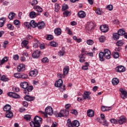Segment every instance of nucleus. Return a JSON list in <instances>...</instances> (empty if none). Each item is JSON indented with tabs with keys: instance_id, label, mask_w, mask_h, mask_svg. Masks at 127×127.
I'll return each mask as SVG.
<instances>
[{
	"instance_id": "f257e3e1",
	"label": "nucleus",
	"mask_w": 127,
	"mask_h": 127,
	"mask_svg": "<svg viewBox=\"0 0 127 127\" xmlns=\"http://www.w3.org/2000/svg\"><path fill=\"white\" fill-rule=\"evenodd\" d=\"M21 88L24 89V93L25 95H28L29 92H31L33 90V86H29L27 82H21L20 84Z\"/></svg>"
},
{
	"instance_id": "f03ea898",
	"label": "nucleus",
	"mask_w": 127,
	"mask_h": 127,
	"mask_svg": "<svg viewBox=\"0 0 127 127\" xmlns=\"http://www.w3.org/2000/svg\"><path fill=\"white\" fill-rule=\"evenodd\" d=\"M42 121V118L36 116L34 118V121H31L30 123V125L32 127H40V123Z\"/></svg>"
},
{
	"instance_id": "7ed1b4c3",
	"label": "nucleus",
	"mask_w": 127,
	"mask_h": 127,
	"mask_svg": "<svg viewBox=\"0 0 127 127\" xmlns=\"http://www.w3.org/2000/svg\"><path fill=\"white\" fill-rule=\"evenodd\" d=\"M66 126L68 127H78L80 126V122L77 120H74L71 122V119H68L66 121Z\"/></svg>"
},
{
	"instance_id": "20e7f679",
	"label": "nucleus",
	"mask_w": 127,
	"mask_h": 127,
	"mask_svg": "<svg viewBox=\"0 0 127 127\" xmlns=\"http://www.w3.org/2000/svg\"><path fill=\"white\" fill-rule=\"evenodd\" d=\"M69 115V112L67 111L66 110L64 109L63 110H61L59 113L56 114V117L57 118H66L67 116Z\"/></svg>"
},
{
	"instance_id": "39448f33",
	"label": "nucleus",
	"mask_w": 127,
	"mask_h": 127,
	"mask_svg": "<svg viewBox=\"0 0 127 127\" xmlns=\"http://www.w3.org/2000/svg\"><path fill=\"white\" fill-rule=\"evenodd\" d=\"M7 96H8V97H10V98H13V99H19V98L20 97V96H19V95L12 92H8L7 93Z\"/></svg>"
},
{
	"instance_id": "423d86ee",
	"label": "nucleus",
	"mask_w": 127,
	"mask_h": 127,
	"mask_svg": "<svg viewBox=\"0 0 127 127\" xmlns=\"http://www.w3.org/2000/svg\"><path fill=\"white\" fill-rule=\"evenodd\" d=\"M103 54L106 59L109 60L111 59V51L108 49H105L104 51Z\"/></svg>"
},
{
	"instance_id": "0eeeda50",
	"label": "nucleus",
	"mask_w": 127,
	"mask_h": 127,
	"mask_svg": "<svg viewBox=\"0 0 127 127\" xmlns=\"http://www.w3.org/2000/svg\"><path fill=\"white\" fill-rule=\"evenodd\" d=\"M45 111L47 115L52 116L53 115V109L50 106L46 108Z\"/></svg>"
},
{
	"instance_id": "6e6552de",
	"label": "nucleus",
	"mask_w": 127,
	"mask_h": 127,
	"mask_svg": "<svg viewBox=\"0 0 127 127\" xmlns=\"http://www.w3.org/2000/svg\"><path fill=\"white\" fill-rule=\"evenodd\" d=\"M91 92L90 91H85L82 95L83 100H91Z\"/></svg>"
},
{
	"instance_id": "1a4fd4ad",
	"label": "nucleus",
	"mask_w": 127,
	"mask_h": 127,
	"mask_svg": "<svg viewBox=\"0 0 127 127\" xmlns=\"http://www.w3.org/2000/svg\"><path fill=\"white\" fill-rule=\"evenodd\" d=\"M120 92H121V96L122 99H126L127 97V91L124 88H120Z\"/></svg>"
},
{
	"instance_id": "9d476101",
	"label": "nucleus",
	"mask_w": 127,
	"mask_h": 127,
	"mask_svg": "<svg viewBox=\"0 0 127 127\" xmlns=\"http://www.w3.org/2000/svg\"><path fill=\"white\" fill-rule=\"evenodd\" d=\"M115 71L118 73H122L126 71V67L123 65H119L115 68Z\"/></svg>"
},
{
	"instance_id": "9b49d317",
	"label": "nucleus",
	"mask_w": 127,
	"mask_h": 127,
	"mask_svg": "<svg viewBox=\"0 0 127 127\" xmlns=\"http://www.w3.org/2000/svg\"><path fill=\"white\" fill-rule=\"evenodd\" d=\"M127 119L124 116L120 117L119 120H118V124L119 125H124L126 123Z\"/></svg>"
},
{
	"instance_id": "f8f14e48",
	"label": "nucleus",
	"mask_w": 127,
	"mask_h": 127,
	"mask_svg": "<svg viewBox=\"0 0 127 127\" xmlns=\"http://www.w3.org/2000/svg\"><path fill=\"white\" fill-rule=\"evenodd\" d=\"M17 70L18 72H23V71H24V70H25V65L23 64H19V65L17 66Z\"/></svg>"
},
{
	"instance_id": "ddd939ff",
	"label": "nucleus",
	"mask_w": 127,
	"mask_h": 127,
	"mask_svg": "<svg viewBox=\"0 0 127 127\" xmlns=\"http://www.w3.org/2000/svg\"><path fill=\"white\" fill-rule=\"evenodd\" d=\"M39 56H40V51L39 50L35 51L32 54V57L35 59L38 58Z\"/></svg>"
},
{
	"instance_id": "4468645a",
	"label": "nucleus",
	"mask_w": 127,
	"mask_h": 127,
	"mask_svg": "<svg viewBox=\"0 0 127 127\" xmlns=\"http://www.w3.org/2000/svg\"><path fill=\"white\" fill-rule=\"evenodd\" d=\"M100 28L101 31L104 33L108 32L109 30V27H108V25H101L100 26Z\"/></svg>"
},
{
	"instance_id": "2eb2a0df",
	"label": "nucleus",
	"mask_w": 127,
	"mask_h": 127,
	"mask_svg": "<svg viewBox=\"0 0 127 127\" xmlns=\"http://www.w3.org/2000/svg\"><path fill=\"white\" fill-rule=\"evenodd\" d=\"M100 117L101 118V120L103 121V126L108 127V126H109V123H108L106 120V116H105V115L101 114Z\"/></svg>"
},
{
	"instance_id": "dca6fc26",
	"label": "nucleus",
	"mask_w": 127,
	"mask_h": 127,
	"mask_svg": "<svg viewBox=\"0 0 127 127\" xmlns=\"http://www.w3.org/2000/svg\"><path fill=\"white\" fill-rule=\"evenodd\" d=\"M63 85V80L62 79H59L58 81H57L55 83V86L57 88H59Z\"/></svg>"
},
{
	"instance_id": "f3484780",
	"label": "nucleus",
	"mask_w": 127,
	"mask_h": 127,
	"mask_svg": "<svg viewBox=\"0 0 127 127\" xmlns=\"http://www.w3.org/2000/svg\"><path fill=\"white\" fill-rule=\"evenodd\" d=\"M26 95L24 96V98L26 101H28L30 102L31 101H33L35 99V97L34 96H30L28 95V94H26Z\"/></svg>"
},
{
	"instance_id": "a211bd4d",
	"label": "nucleus",
	"mask_w": 127,
	"mask_h": 127,
	"mask_svg": "<svg viewBox=\"0 0 127 127\" xmlns=\"http://www.w3.org/2000/svg\"><path fill=\"white\" fill-rule=\"evenodd\" d=\"M54 33L57 36L61 35V33H62V30H61V28L58 27L55 29Z\"/></svg>"
},
{
	"instance_id": "6ab92c4d",
	"label": "nucleus",
	"mask_w": 127,
	"mask_h": 127,
	"mask_svg": "<svg viewBox=\"0 0 127 127\" xmlns=\"http://www.w3.org/2000/svg\"><path fill=\"white\" fill-rule=\"evenodd\" d=\"M77 15L79 18H84V17H86V13L84 11H79Z\"/></svg>"
},
{
	"instance_id": "aec40b11",
	"label": "nucleus",
	"mask_w": 127,
	"mask_h": 127,
	"mask_svg": "<svg viewBox=\"0 0 127 127\" xmlns=\"http://www.w3.org/2000/svg\"><path fill=\"white\" fill-rule=\"evenodd\" d=\"M33 8L37 12L41 13L43 11V9L39 5H35L33 7Z\"/></svg>"
},
{
	"instance_id": "412c9836",
	"label": "nucleus",
	"mask_w": 127,
	"mask_h": 127,
	"mask_svg": "<svg viewBox=\"0 0 127 127\" xmlns=\"http://www.w3.org/2000/svg\"><path fill=\"white\" fill-rule=\"evenodd\" d=\"M37 74H38V71L36 69L31 70L29 72V75L31 77H36V76H37Z\"/></svg>"
},
{
	"instance_id": "4be33fe9",
	"label": "nucleus",
	"mask_w": 127,
	"mask_h": 127,
	"mask_svg": "<svg viewBox=\"0 0 127 127\" xmlns=\"http://www.w3.org/2000/svg\"><path fill=\"white\" fill-rule=\"evenodd\" d=\"M29 42L28 41L26 40H23L22 43H21V46L22 47H25V48H26V49H29V47H28V46H27V44H28Z\"/></svg>"
},
{
	"instance_id": "5701e85b",
	"label": "nucleus",
	"mask_w": 127,
	"mask_h": 127,
	"mask_svg": "<svg viewBox=\"0 0 127 127\" xmlns=\"http://www.w3.org/2000/svg\"><path fill=\"white\" fill-rule=\"evenodd\" d=\"M87 115L89 118H93L94 116V111L92 110L89 109L87 111Z\"/></svg>"
},
{
	"instance_id": "b1692460",
	"label": "nucleus",
	"mask_w": 127,
	"mask_h": 127,
	"mask_svg": "<svg viewBox=\"0 0 127 127\" xmlns=\"http://www.w3.org/2000/svg\"><path fill=\"white\" fill-rule=\"evenodd\" d=\"M69 70H70L69 66L67 65L65 66L63 69V74L64 75H67L69 73Z\"/></svg>"
},
{
	"instance_id": "393cba45",
	"label": "nucleus",
	"mask_w": 127,
	"mask_h": 127,
	"mask_svg": "<svg viewBox=\"0 0 127 127\" xmlns=\"http://www.w3.org/2000/svg\"><path fill=\"white\" fill-rule=\"evenodd\" d=\"M37 27L39 29H42L45 26V23L44 22H40L37 24Z\"/></svg>"
},
{
	"instance_id": "a878e982",
	"label": "nucleus",
	"mask_w": 127,
	"mask_h": 127,
	"mask_svg": "<svg viewBox=\"0 0 127 127\" xmlns=\"http://www.w3.org/2000/svg\"><path fill=\"white\" fill-rule=\"evenodd\" d=\"M5 117L8 119H11L13 117V113L11 111H8L5 113Z\"/></svg>"
},
{
	"instance_id": "bb28decb",
	"label": "nucleus",
	"mask_w": 127,
	"mask_h": 127,
	"mask_svg": "<svg viewBox=\"0 0 127 127\" xmlns=\"http://www.w3.org/2000/svg\"><path fill=\"white\" fill-rule=\"evenodd\" d=\"M11 109V106L8 104H6L3 108V111L4 112H10Z\"/></svg>"
},
{
	"instance_id": "cd10ccee",
	"label": "nucleus",
	"mask_w": 127,
	"mask_h": 127,
	"mask_svg": "<svg viewBox=\"0 0 127 127\" xmlns=\"http://www.w3.org/2000/svg\"><path fill=\"white\" fill-rule=\"evenodd\" d=\"M6 21L5 17H1L0 19V27H2L4 25V23Z\"/></svg>"
},
{
	"instance_id": "c85d7f7f",
	"label": "nucleus",
	"mask_w": 127,
	"mask_h": 127,
	"mask_svg": "<svg viewBox=\"0 0 127 127\" xmlns=\"http://www.w3.org/2000/svg\"><path fill=\"white\" fill-rule=\"evenodd\" d=\"M104 57H105L104 53L103 52H100L99 53V58L100 61H102V62L105 61V59H104Z\"/></svg>"
},
{
	"instance_id": "c756f323",
	"label": "nucleus",
	"mask_w": 127,
	"mask_h": 127,
	"mask_svg": "<svg viewBox=\"0 0 127 127\" xmlns=\"http://www.w3.org/2000/svg\"><path fill=\"white\" fill-rule=\"evenodd\" d=\"M8 61V58L7 57H4L1 60H0V65H3L5 62Z\"/></svg>"
},
{
	"instance_id": "7c9ffc66",
	"label": "nucleus",
	"mask_w": 127,
	"mask_h": 127,
	"mask_svg": "<svg viewBox=\"0 0 127 127\" xmlns=\"http://www.w3.org/2000/svg\"><path fill=\"white\" fill-rule=\"evenodd\" d=\"M112 83L113 85L115 86L120 83V80L117 78H114L112 80Z\"/></svg>"
},
{
	"instance_id": "2f4dec72",
	"label": "nucleus",
	"mask_w": 127,
	"mask_h": 127,
	"mask_svg": "<svg viewBox=\"0 0 127 127\" xmlns=\"http://www.w3.org/2000/svg\"><path fill=\"white\" fill-rule=\"evenodd\" d=\"M14 16H15V13L11 12L9 13L8 17L10 20H12L14 18Z\"/></svg>"
},
{
	"instance_id": "473e14b6",
	"label": "nucleus",
	"mask_w": 127,
	"mask_h": 127,
	"mask_svg": "<svg viewBox=\"0 0 127 127\" xmlns=\"http://www.w3.org/2000/svg\"><path fill=\"white\" fill-rule=\"evenodd\" d=\"M36 16H37V14L35 11H31L29 13V17L30 18H35Z\"/></svg>"
},
{
	"instance_id": "72a5a7b5",
	"label": "nucleus",
	"mask_w": 127,
	"mask_h": 127,
	"mask_svg": "<svg viewBox=\"0 0 127 127\" xmlns=\"http://www.w3.org/2000/svg\"><path fill=\"white\" fill-rule=\"evenodd\" d=\"M118 33L120 36H123V35L126 34V31L123 29H121L118 31Z\"/></svg>"
},
{
	"instance_id": "f704fd0d",
	"label": "nucleus",
	"mask_w": 127,
	"mask_h": 127,
	"mask_svg": "<svg viewBox=\"0 0 127 127\" xmlns=\"http://www.w3.org/2000/svg\"><path fill=\"white\" fill-rule=\"evenodd\" d=\"M78 57L79 58V62L80 63H84V62H85L86 58L84 56L79 55Z\"/></svg>"
},
{
	"instance_id": "c9c22d12",
	"label": "nucleus",
	"mask_w": 127,
	"mask_h": 127,
	"mask_svg": "<svg viewBox=\"0 0 127 127\" xmlns=\"http://www.w3.org/2000/svg\"><path fill=\"white\" fill-rule=\"evenodd\" d=\"M30 27H36L37 26V23L35 22V21L32 20L30 22Z\"/></svg>"
},
{
	"instance_id": "e433bc0d",
	"label": "nucleus",
	"mask_w": 127,
	"mask_h": 127,
	"mask_svg": "<svg viewBox=\"0 0 127 127\" xmlns=\"http://www.w3.org/2000/svg\"><path fill=\"white\" fill-rule=\"evenodd\" d=\"M64 16L67 17V16H70L71 15V12L68 10H66L63 12Z\"/></svg>"
},
{
	"instance_id": "4c0bfd02",
	"label": "nucleus",
	"mask_w": 127,
	"mask_h": 127,
	"mask_svg": "<svg viewBox=\"0 0 127 127\" xmlns=\"http://www.w3.org/2000/svg\"><path fill=\"white\" fill-rule=\"evenodd\" d=\"M120 38V35H119V33H114L113 34V39L114 40H118V39H119Z\"/></svg>"
},
{
	"instance_id": "58836bf2",
	"label": "nucleus",
	"mask_w": 127,
	"mask_h": 127,
	"mask_svg": "<svg viewBox=\"0 0 127 127\" xmlns=\"http://www.w3.org/2000/svg\"><path fill=\"white\" fill-rule=\"evenodd\" d=\"M99 40L100 42L103 43V42H105V41H106V37L104 36H101L100 37H99Z\"/></svg>"
},
{
	"instance_id": "ea45409f",
	"label": "nucleus",
	"mask_w": 127,
	"mask_h": 127,
	"mask_svg": "<svg viewBox=\"0 0 127 127\" xmlns=\"http://www.w3.org/2000/svg\"><path fill=\"white\" fill-rule=\"evenodd\" d=\"M60 9V6L58 3H56L55 5V10L56 12H58Z\"/></svg>"
},
{
	"instance_id": "a19ab883",
	"label": "nucleus",
	"mask_w": 127,
	"mask_h": 127,
	"mask_svg": "<svg viewBox=\"0 0 127 127\" xmlns=\"http://www.w3.org/2000/svg\"><path fill=\"white\" fill-rule=\"evenodd\" d=\"M1 80L3 82H7V81H8V80H9V79H8V78L6 77V76H5V75H2L1 77Z\"/></svg>"
},
{
	"instance_id": "79ce46f5",
	"label": "nucleus",
	"mask_w": 127,
	"mask_h": 127,
	"mask_svg": "<svg viewBox=\"0 0 127 127\" xmlns=\"http://www.w3.org/2000/svg\"><path fill=\"white\" fill-rule=\"evenodd\" d=\"M50 45L51 46H52V47H57V46H58V44L53 41L51 42Z\"/></svg>"
},
{
	"instance_id": "37998d69",
	"label": "nucleus",
	"mask_w": 127,
	"mask_h": 127,
	"mask_svg": "<svg viewBox=\"0 0 127 127\" xmlns=\"http://www.w3.org/2000/svg\"><path fill=\"white\" fill-rule=\"evenodd\" d=\"M64 54H65V51H64V50H62L58 52V55L60 57L63 56V55H64Z\"/></svg>"
},
{
	"instance_id": "c03bdc74",
	"label": "nucleus",
	"mask_w": 127,
	"mask_h": 127,
	"mask_svg": "<svg viewBox=\"0 0 127 127\" xmlns=\"http://www.w3.org/2000/svg\"><path fill=\"white\" fill-rule=\"evenodd\" d=\"M24 26L26 28H30V23L28 22H25L24 23Z\"/></svg>"
},
{
	"instance_id": "a18cd8bd",
	"label": "nucleus",
	"mask_w": 127,
	"mask_h": 127,
	"mask_svg": "<svg viewBox=\"0 0 127 127\" xmlns=\"http://www.w3.org/2000/svg\"><path fill=\"white\" fill-rule=\"evenodd\" d=\"M113 55L114 58H115V59H117V58H119V57H120V54H119V53L118 52L113 53Z\"/></svg>"
},
{
	"instance_id": "49530a36",
	"label": "nucleus",
	"mask_w": 127,
	"mask_h": 127,
	"mask_svg": "<svg viewBox=\"0 0 127 127\" xmlns=\"http://www.w3.org/2000/svg\"><path fill=\"white\" fill-rule=\"evenodd\" d=\"M117 46H122L124 45V41L123 40H119L116 43Z\"/></svg>"
},
{
	"instance_id": "de8ad7c7",
	"label": "nucleus",
	"mask_w": 127,
	"mask_h": 127,
	"mask_svg": "<svg viewBox=\"0 0 127 127\" xmlns=\"http://www.w3.org/2000/svg\"><path fill=\"white\" fill-rule=\"evenodd\" d=\"M65 31H67V34H68V35H73V32H72V31H71V30H70V28H69L68 27H66L65 28Z\"/></svg>"
},
{
	"instance_id": "09e8293b",
	"label": "nucleus",
	"mask_w": 127,
	"mask_h": 127,
	"mask_svg": "<svg viewBox=\"0 0 127 127\" xmlns=\"http://www.w3.org/2000/svg\"><path fill=\"white\" fill-rule=\"evenodd\" d=\"M88 26L89 27V28H91V29L94 28V27H95V24H94V23L93 22H90L88 23Z\"/></svg>"
},
{
	"instance_id": "8fccbe9b",
	"label": "nucleus",
	"mask_w": 127,
	"mask_h": 127,
	"mask_svg": "<svg viewBox=\"0 0 127 127\" xmlns=\"http://www.w3.org/2000/svg\"><path fill=\"white\" fill-rule=\"evenodd\" d=\"M68 8H69V7L68 6V5H67L66 4H64L63 5L62 11H64V10H66L68 9Z\"/></svg>"
},
{
	"instance_id": "3c124183",
	"label": "nucleus",
	"mask_w": 127,
	"mask_h": 127,
	"mask_svg": "<svg viewBox=\"0 0 127 127\" xmlns=\"http://www.w3.org/2000/svg\"><path fill=\"white\" fill-rule=\"evenodd\" d=\"M21 74L20 73H15L14 74V77L17 79H19L21 78Z\"/></svg>"
},
{
	"instance_id": "603ef678",
	"label": "nucleus",
	"mask_w": 127,
	"mask_h": 127,
	"mask_svg": "<svg viewBox=\"0 0 127 127\" xmlns=\"http://www.w3.org/2000/svg\"><path fill=\"white\" fill-rule=\"evenodd\" d=\"M70 114H72V115H75V116H77V115H78V111H77V110L75 109L71 110L70 111Z\"/></svg>"
},
{
	"instance_id": "864d4df0",
	"label": "nucleus",
	"mask_w": 127,
	"mask_h": 127,
	"mask_svg": "<svg viewBox=\"0 0 127 127\" xmlns=\"http://www.w3.org/2000/svg\"><path fill=\"white\" fill-rule=\"evenodd\" d=\"M95 12L96 13H97V14H99V15H101V14H102V10H101L100 8H97L95 11Z\"/></svg>"
},
{
	"instance_id": "5fc2aeb1",
	"label": "nucleus",
	"mask_w": 127,
	"mask_h": 127,
	"mask_svg": "<svg viewBox=\"0 0 127 127\" xmlns=\"http://www.w3.org/2000/svg\"><path fill=\"white\" fill-rule=\"evenodd\" d=\"M42 62H43V63H48L49 60H48V58L45 57L42 59Z\"/></svg>"
},
{
	"instance_id": "6e6d98bb",
	"label": "nucleus",
	"mask_w": 127,
	"mask_h": 127,
	"mask_svg": "<svg viewBox=\"0 0 127 127\" xmlns=\"http://www.w3.org/2000/svg\"><path fill=\"white\" fill-rule=\"evenodd\" d=\"M22 79H28V75L27 74L23 73L21 74V77Z\"/></svg>"
},
{
	"instance_id": "4d7b16f0",
	"label": "nucleus",
	"mask_w": 127,
	"mask_h": 127,
	"mask_svg": "<svg viewBox=\"0 0 127 127\" xmlns=\"http://www.w3.org/2000/svg\"><path fill=\"white\" fill-rule=\"evenodd\" d=\"M38 3V1L37 0H33L31 2V5H36Z\"/></svg>"
},
{
	"instance_id": "13d9d810",
	"label": "nucleus",
	"mask_w": 127,
	"mask_h": 127,
	"mask_svg": "<svg viewBox=\"0 0 127 127\" xmlns=\"http://www.w3.org/2000/svg\"><path fill=\"white\" fill-rule=\"evenodd\" d=\"M65 89H66L65 85H61V86L59 87V90L61 92H64V91H65Z\"/></svg>"
},
{
	"instance_id": "bf43d9fd",
	"label": "nucleus",
	"mask_w": 127,
	"mask_h": 127,
	"mask_svg": "<svg viewBox=\"0 0 127 127\" xmlns=\"http://www.w3.org/2000/svg\"><path fill=\"white\" fill-rule=\"evenodd\" d=\"M13 23L14 25H20V21L17 19L14 20Z\"/></svg>"
},
{
	"instance_id": "052dcab7",
	"label": "nucleus",
	"mask_w": 127,
	"mask_h": 127,
	"mask_svg": "<svg viewBox=\"0 0 127 127\" xmlns=\"http://www.w3.org/2000/svg\"><path fill=\"white\" fill-rule=\"evenodd\" d=\"M106 8L108 9V10H110L111 11V10H113V8H114V7L112 4H109L107 6Z\"/></svg>"
},
{
	"instance_id": "680f3d73",
	"label": "nucleus",
	"mask_w": 127,
	"mask_h": 127,
	"mask_svg": "<svg viewBox=\"0 0 127 127\" xmlns=\"http://www.w3.org/2000/svg\"><path fill=\"white\" fill-rule=\"evenodd\" d=\"M54 38L53 35H48L46 38L47 40H52Z\"/></svg>"
},
{
	"instance_id": "e2e57ef3",
	"label": "nucleus",
	"mask_w": 127,
	"mask_h": 127,
	"mask_svg": "<svg viewBox=\"0 0 127 127\" xmlns=\"http://www.w3.org/2000/svg\"><path fill=\"white\" fill-rule=\"evenodd\" d=\"M24 119L26 121H29L31 119V117L29 115H26L24 116Z\"/></svg>"
},
{
	"instance_id": "0e129e2a",
	"label": "nucleus",
	"mask_w": 127,
	"mask_h": 127,
	"mask_svg": "<svg viewBox=\"0 0 127 127\" xmlns=\"http://www.w3.org/2000/svg\"><path fill=\"white\" fill-rule=\"evenodd\" d=\"M57 76L59 78H61V79H63V78H65V76H66V75H64V73H63V74H61V73H58L57 74Z\"/></svg>"
},
{
	"instance_id": "69168bd1",
	"label": "nucleus",
	"mask_w": 127,
	"mask_h": 127,
	"mask_svg": "<svg viewBox=\"0 0 127 127\" xmlns=\"http://www.w3.org/2000/svg\"><path fill=\"white\" fill-rule=\"evenodd\" d=\"M12 90L14 92H19V91H20V90L19 89V88L16 87H13Z\"/></svg>"
},
{
	"instance_id": "338daca9",
	"label": "nucleus",
	"mask_w": 127,
	"mask_h": 127,
	"mask_svg": "<svg viewBox=\"0 0 127 127\" xmlns=\"http://www.w3.org/2000/svg\"><path fill=\"white\" fill-rule=\"evenodd\" d=\"M7 26L8 29H10V30H13V26L12 25H11V24H7Z\"/></svg>"
},
{
	"instance_id": "774afa93",
	"label": "nucleus",
	"mask_w": 127,
	"mask_h": 127,
	"mask_svg": "<svg viewBox=\"0 0 127 127\" xmlns=\"http://www.w3.org/2000/svg\"><path fill=\"white\" fill-rule=\"evenodd\" d=\"M87 43L88 45H92L94 44V41L92 40H88L87 41Z\"/></svg>"
}]
</instances>
